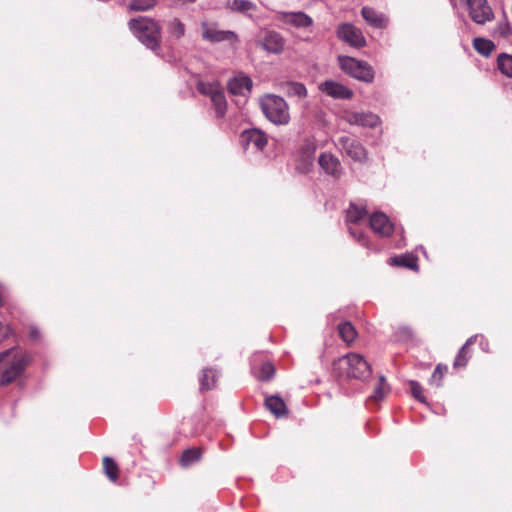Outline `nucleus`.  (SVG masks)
Masks as SVG:
<instances>
[{
    "label": "nucleus",
    "instance_id": "f257e3e1",
    "mask_svg": "<svg viewBox=\"0 0 512 512\" xmlns=\"http://www.w3.org/2000/svg\"><path fill=\"white\" fill-rule=\"evenodd\" d=\"M334 374L343 380H365L371 374V367L358 353H348L333 362Z\"/></svg>",
    "mask_w": 512,
    "mask_h": 512
},
{
    "label": "nucleus",
    "instance_id": "f03ea898",
    "mask_svg": "<svg viewBox=\"0 0 512 512\" xmlns=\"http://www.w3.org/2000/svg\"><path fill=\"white\" fill-rule=\"evenodd\" d=\"M29 362V355L17 348L0 353V385L4 386L13 382L22 374Z\"/></svg>",
    "mask_w": 512,
    "mask_h": 512
},
{
    "label": "nucleus",
    "instance_id": "7ed1b4c3",
    "mask_svg": "<svg viewBox=\"0 0 512 512\" xmlns=\"http://www.w3.org/2000/svg\"><path fill=\"white\" fill-rule=\"evenodd\" d=\"M129 28L134 35L149 49L156 50L160 43V26L150 18L139 17L129 21Z\"/></svg>",
    "mask_w": 512,
    "mask_h": 512
},
{
    "label": "nucleus",
    "instance_id": "20e7f679",
    "mask_svg": "<svg viewBox=\"0 0 512 512\" xmlns=\"http://www.w3.org/2000/svg\"><path fill=\"white\" fill-rule=\"evenodd\" d=\"M260 106L270 122L276 125H285L289 122V107L282 97L274 94L264 95L260 98Z\"/></svg>",
    "mask_w": 512,
    "mask_h": 512
},
{
    "label": "nucleus",
    "instance_id": "39448f33",
    "mask_svg": "<svg viewBox=\"0 0 512 512\" xmlns=\"http://www.w3.org/2000/svg\"><path fill=\"white\" fill-rule=\"evenodd\" d=\"M338 60L341 69L351 77L368 83L373 81L374 70L368 63L349 56H339Z\"/></svg>",
    "mask_w": 512,
    "mask_h": 512
},
{
    "label": "nucleus",
    "instance_id": "423d86ee",
    "mask_svg": "<svg viewBox=\"0 0 512 512\" xmlns=\"http://www.w3.org/2000/svg\"><path fill=\"white\" fill-rule=\"evenodd\" d=\"M197 89L201 94L210 98L216 116L223 118L227 110V101L220 84L218 82H199Z\"/></svg>",
    "mask_w": 512,
    "mask_h": 512
},
{
    "label": "nucleus",
    "instance_id": "0eeeda50",
    "mask_svg": "<svg viewBox=\"0 0 512 512\" xmlns=\"http://www.w3.org/2000/svg\"><path fill=\"white\" fill-rule=\"evenodd\" d=\"M470 19L484 25L494 19V12L487 0H465Z\"/></svg>",
    "mask_w": 512,
    "mask_h": 512
},
{
    "label": "nucleus",
    "instance_id": "6e6552de",
    "mask_svg": "<svg viewBox=\"0 0 512 512\" xmlns=\"http://www.w3.org/2000/svg\"><path fill=\"white\" fill-rule=\"evenodd\" d=\"M202 39L210 43L237 41V35L230 30H221L216 23L202 21L200 23Z\"/></svg>",
    "mask_w": 512,
    "mask_h": 512
},
{
    "label": "nucleus",
    "instance_id": "1a4fd4ad",
    "mask_svg": "<svg viewBox=\"0 0 512 512\" xmlns=\"http://www.w3.org/2000/svg\"><path fill=\"white\" fill-rule=\"evenodd\" d=\"M338 149L354 161L363 162L367 159L365 147L356 139L349 136H341L336 143Z\"/></svg>",
    "mask_w": 512,
    "mask_h": 512
},
{
    "label": "nucleus",
    "instance_id": "9d476101",
    "mask_svg": "<svg viewBox=\"0 0 512 512\" xmlns=\"http://www.w3.org/2000/svg\"><path fill=\"white\" fill-rule=\"evenodd\" d=\"M337 35L352 47L361 48L366 45V40L361 30L350 23L341 24L337 29Z\"/></svg>",
    "mask_w": 512,
    "mask_h": 512
},
{
    "label": "nucleus",
    "instance_id": "9b49d317",
    "mask_svg": "<svg viewBox=\"0 0 512 512\" xmlns=\"http://www.w3.org/2000/svg\"><path fill=\"white\" fill-rule=\"evenodd\" d=\"M253 82L250 77L242 73L231 78L227 83L228 92L233 96L247 98L252 90Z\"/></svg>",
    "mask_w": 512,
    "mask_h": 512
},
{
    "label": "nucleus",
    "instance_id": "f8f14e48",
    "mask_svg": "<svg viewBox=\"0 0 512 512\" xmlns=\"http://www.w3.org/2000/svg\"><path fill=\"white\" fill-rule=\"evenodd\" d=\"M321 169L331 177L339 179L342 175V165L339 159L331 153H322L318 159Z\"/></svg>",
    "mask_w": 512,
    "mask_h": 512
},
{
    "label": "nucleus",
    "instance_id": "ddd939ff",
    "mask_svg": "<svg viewBox=\"0 0 512 512\" xmlns=\"http://www.w3.org/2000/svg\"><path fill=\"white\" fill-rule=\"evenodd\" d=\"M319 89L335 99H350L353 96V92L349 88L332 80L322 82Z\"/></svg>",
    "mask_w": 512,
    "mask_h": 512
},
{
    "label": "nucleus",
    "instance_id": "4468645a",
    "mask_svg": "<svg viewBox=\"0 0 512 512\" xmlns=\"http://www.w3.org/2000/svg\"><path fill=\"white\" fill-rule=\"evenodd\" d=\"M369 224L371 229L380 236L387 237L393 232L394 226L388 217L382 212L371 215Z\"/></svg>",
    "mask_w": 512,
    "mask_h": 512
},
{
    "label": "nucleus",
    "instance_id": "2eb2a0df",
    "mask_svg": "<svg viewBox=\"0 0 512 512\" xmlns=\"http://www.w3.org/2000/svg\"><path fill=\"white\" fill-rule=\"evenodd\" d=\"M345 120L352 125H359L369 128L376 127L380 122L379 117L370 112H347L345 115Z\"/></svg>",
    "mask_w": 512,
    "mask_h": 512
},
{
    "label": "nucleus",
    "instance_id": "dca6fc26",
    "mask_svg": "<svg viewBox=\"0 0 512 512\" xmlns=\"http://www.w3.org/2000/svg\"><path fill=\"white\" fill-rule=\"evenodd\" d=\"M260 45L265 51L278 54L284 48V39L275 31H267L260 40Z\"/></svg>",
    "mask_w": 512,
    "mask_h": 512
},
{
    "label": "nucleus",
    "instance_id": "f3484780",
    "mask_svg": "<svg viewBox=\"0 0 512 512\" xmlns=\"http://www.w3.org/2000/svg\"><path fill=\"white\" fill-rule=\"evenodd\" d=\"M281 20L288 25L297 28H306L313 24V19L304 12H286L282 14Z\"/></svg>",
    "mask_w": 512,
    "mask_h": 512
},
{
    "label": "nucleus",
    "instance_id": "a211bd4d",
    "mask_svg": "<svg viewBox=\"0 0 512 512\" xmlns=\"http://www.w3.org/2000/svg\"><path fill=\"white\" fill-rule=\"evenodd\" d=\"M242 138L249 148L252 147L257 151H262L267 145V136L258 129L245 131Z\"/></svg>",
    "mask_w": 512,
    "mask_h": 512
},
{
    "label": "nucleus",
    "instance_id": "6ab92c4d",
    "mask_svg": "<svg viewBox=\"0 0 512 512\" xmlns=\"http://www.w3.org/2000/svg\"><path fill=\"white\" fill-rule=\"evenodd\" d=\"M361 14L365 21L375 28H384L387 25L386 17L371 7H363Z\"/></svg>",
    "mask_w": 512,
    "mask_h": 512
},
{
    "label": "nucleus",
    "instance_id": "aec40b11",
    "mask_svg": "<svg viewBox=\"0 0 512 512\" xmlns=\"http://www.w3.org/2000/svg\"><path fill=\"white\" fill-rule=\"evenodd\" d=\"M281 90L289 97L303 99L307 96V89L303 83L286 81L280 83Z\"/></svg>",
    "mask_w": 512,
    "mask_h": 512
},
{
    "label": "nucleus",
    "instance_id": "412c9836",
    "mask_svg": "<svg viewBox=\"0 0 512 512\" xmlns=\"http://www.w3.org/2000/svg\"><path fill=\"white\" fill-rule=\"evenodd\" d=\"M265 406L277 418L284 417L288 413L284 400L278 396L267 397Z\"/></svg>",
    "mask_w": 512,
    "mask_h": 512
},
{
    "label": "nucleus",
    "instance_id": "4be33fe9",
    "mask_svg": "<svg viewBox=\"0 0 512 512\" xmlns=\"http://www.w3.org/2000/svg\"><path fill=\"white\" fill-rule=\"evenodd\" d=\"M476 337L477 336H471L470 338H468L466 343L461 347V349L459 350L458 354L455 357V360L453 363L454 368L457 369V368H462V367L466 366V364L470 358L469 346H471L472 344L475 343Z\"/></svg>",
    "mask_w": 512,
    "mask_h": 512
},
{
    "label": "nucleus",
    "instance_id": "5701e85b",
    "mask_svg": "<svg viewBox=\"0 0 512 512\" xmlns=\"http://www.w3.org/2000/svg\"><path fill=\"white\" fill-rule=\"evenodd\" d=\"M338 333L341 339L350 345L357 337V332L350 322H342L338 325Z\"/></svg>",
    "mask_w": 512,
    "mask_h": 512
},
{
    "label": "nucleus",
    "instance_id": "b1692460",
    "mask_svg": "<svg viewBox=\"0 0 512 512\" xmlns=\"http://www.w3.org/2000/svg\"><path fill=\"white\" fill-rule=\"evenodd\" d=\"M473 47L479 54L486 57L495 49V45L491 40L482 37L474 38Z\"/></svg>",
    "mask_w": 512,
    "mask_h": 512
},
{
    "label": "nucleus",
    "instance_id": "393cba45",
    "mask_svg": "<svg viewBox=\"0 0 512 512\" xmlns=\"http://www.w3.org/2000/svg\"><path fill=\"white\" fill-rule=\"evenodd\" d=\"M218 378L217 371L213 369L206 368L203 370L202 377L200 379V389L201 390H210L215 386L216 379Z\"/></svg>",
    "mask_w": 512,
    "mask_h": 512
},
{
    "label": "nucleus",
    "instance_id": "a878e982",
    "mask_svg": "<svg viewBox=\"0 0 512 512\" xmlns=\"http://www.w3.org/2000/svg\"><path fill=\"white\" fill-rule=\"evenodd\" d=\"M499 71L508 78H512V55L502 53L497 58Z\"/></svg>",
    "mask_w": 512,
    "mask_h": 512
},
{
    "label": "nucleus",
    "instance_id": "bb28decb",
    "mask_svg": "<svg viewBox=\"0 0 512 512\" xmlns=\"http://www.w3.org/2000/svg\"><path fill=\"white\" fill-rule=\"evenodd\" d=\"M366 214L367 211L365 208L351 204L347 210V222L350 224H357L365 218Z\"/></svg>",
    "mask_w": 512,
    "mask_h": 512
},
{
    "label": "nucleus",
    "instance_id": "cd10ccee",
    "mask_svg": "<svg viewBox=\"0 0 512 512\" xmlns=\"http://www.w3.org/2000/svg\"><path fill=\"white\" fill-rule=\"evenodd\" d=\"M255 7V4L249 0H229L227 2V8L234 12L246 13Z\"/></svg>",
    "mask_w": 512,
    "mask_h": 512
},
{
    "label": "nucleus",
    "instance_id": "c85d7f7f",
    "mask_svg": "<svg viewBox=\"0 0 512 512\" xmlns=\"http://www.w3.org/2000/svg\"><path fill=\"white\" fill-rule=\"evenodd\" d=\"M390 388L386 384L385 377L380 376L378 384L374 388L373 394L370 396V400H373L375 402L380 401L386 397V395L389 393Z\"/></svg>",
    "mask_w": 512,
    "mask_h": 512
},
{
    "label": "nucleus",
    "instance_id": "c756f323",
    "mask_svg": "<svg viewBox=\"0 0 512 512\" xmlns=\"http://www.w3.org/2000/svg\"><path fill=\"white\" fill-rule=\"evenodd\" d=\"M167 29L169 34L175 39H180L185 34V24L176 17L168 23Z\"/></svg>",
    "mask_w": 512,
    "mask_h": 512
},
{
    "label": "nucleus",
    "instance_id": "7c9ffc66",
    "mask_svg": "<svg viewBox=\"0 0 512 512\" xmlns=\"http://www.w3.org/2000/svg\"><path fill=\"white\" fill-rule=\"evenodd\" d=\"M103 468H104L105 474L111 481L115 482L118 479V476H119L118 466L112 458H110L108 456L104 457Z\"/></svg>",
    "mask_w": 512,
    "mask_h": 512
},
{
    "label": "nucleus",
    "instance_id": "2f4dec72",
    "mask_svg": "<svg viewBox=\"0 0 512 512\" xmlns=\"http://www.w3.org/2000/svg\"><path fill=\"white\" fill-rule=\"evenodd\" d=\"M201 457V451L197 448L187 449L183 452L180 462L182 466H189L198 461Z\"/></svg>",
    "mask_w": 512,
    "mask_h": 512
},
{
    "label": "nucleus",
    "instance_id": "473e14b6",
    "mask_svg": "<svg viewBox=\"0 0 512 512\" xmlns=\"http://www.w3.org/2000/svg\"><path fill=\"white\" fill-rule=\"evenodd\" d=\"M156 5V0H132L129 3L131 11H148Z\"/></svg>",
    "mask_w": 512,
    "mask_h": 512
},
{
    "label": "nucleus",
    "instance_id": "72a5a7b5",
    "mask_svg": "<svg viewBox=\"0 0 512 512\" xmlns=\"http://www.w3.org/2000/svg\"><path fill=\"white\" fill-rule=\"evenodd\" d=\"M447 371L448 368L446 365L438 364L431 376L430 384L436 387H440L442 384V379Z\"/></svg>",
    "mask_w": 512,
    "mask_h": 512
},
{
    "label": "nucleus",
    "instance_id": "f704fd0d",
    "mask_svg": "<svg viewBox=\"0 0 512 512\" xmlns=\"http://www.w3.org/2000/svg\"><path fill=\"white\" fill-rule=\"evenodd\" d=\"M275 370L271 363L266 362L263 363L259 371L256 374V377L261 381H268L274 376Z\"/></svg>",
    "mask_w": 512,
    "mask_h": 512
},
{
    "label": "nucleus",
    "instance_id": "c9c22d12",
    "mask_svg": "<svg viewBox=\"0 0 512 512\" xmlns=\"http://www.w3.org/2000/svg\"><path fill=\"white\" fill-rule=\"evenodd\" d=\"M392 261L394 264H396L398 266H404V267H408L411 269H414L417 266L416 259L411 256L395 257L392 259Z\"/></svg>",
    "mask_w": 512,
    "mask_h": 512
},
{
    "label": "nucleus",
    "instance_id": "e433bc0d",
    "mask_svg": "<svg viewBox=\"0 0 512 512\" xmlns=\"http://www.w3.org/2000/svg\"><path fill=\"white\" fill-rule=\"evenodd\" d=\"M410 390L414 398H416L420 402H425V397L423 395L422 386L414 380L409 382Z\"/></svg>",
    "mask_w": 512,
    "mask_h": 512
},
{
    "label": "nucleus",
    "instance_id": "4c0bfd02",
    "mask_svg": "<svg viewBox=\"0 0 512 512\" xmlns=\"http://www.w3.org/2000/svg\"><path fill=\"white\" fill-rule=\"evenodd\" d=\"M494 34L501 36L502 38H508L511 34V27L508 22H500L497 24Z\"/></svg>",
    "mask_w": 512,
    "mask_h": 512
},
{
    "label": "nucleus",
    "instance_id": "58836bf2",
    "mask_svg": "<svg viewBox=\"0 0 512 512\" xmlns=\"http://www.w3.org/2000/svg\"><path fill=\"white\" fill-rule=\"evenodd\" d=\"M11 329L9 326H5L0 322V343L9 337Z\"/></svg>",
    "mask_w": 512,
    "mask_h": 512
},
{
    "label": "nucleus",
    "instance_id": "ea45409f",
    "mask_svg": "<svg viewBox=\"0 0 512 512\" xmlns=\"http://www.w3.org/2000/svg\"><path fill=\"white\" fill-rule=\"evenodd\" d=\"M350 234L357 239L362 245L367 246V240L362 234H357L352 227H349Z\"/></svg>",
    "mask_w": 512,
    "mask_h": 512
},
{
    "label": "nucleus",
    "instance_id": "a19ab883",
    "mask_svg": "<svg viewBox=\"0 0 512 512\" xmlns=\"http://www.w3.org/2000/svg\"><path fill=\"white\" fill-rule=\"evenodd\" d=\"M40 332L36 327H30L29 336L33 340H37L39 338Z\"/></svg>",
    "mask_w": 512,
    "mask_h": 512
},
{
    "label": "nucleus",
    "instance_id": "79ce46f5",
    "mask_svg": "<svg viewBox=\"0 0 512 512\" xmlns=\"http://www.w3.org/2000/svg\"><path fill=\"white\" fill-rule=\"evenodd\" d=\"M173 5H185V4H193L197 0H170Z\"/></svg>",
    "mask_w": 512,
    "mask_h": 512
}]
</instances>
